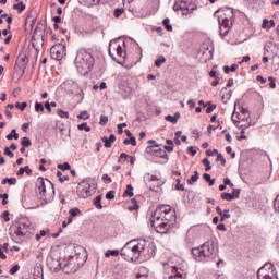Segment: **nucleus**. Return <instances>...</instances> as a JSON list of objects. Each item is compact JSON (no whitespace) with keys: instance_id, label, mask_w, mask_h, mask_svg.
I'll return each instance as SVG.
<instances>
[{"instance_id":"f257e3e1","label":"nucleus","mask_w":279,"mask_h":279,"mask_svg":"<svg viewBox=\"0 0 279 279\" xmlns=\"http://www.w3.org/2000/svg\"><path fill=\"white\" fill-rule=\"evenodd\" d=\"M173 221H175V209L170 205H160L156 208L150 218L151 227L159 234H167Z\"/></svg>"},{"instance_id":"f03ea898","label":"nucleus","mask_w":279,"mask_h":279,"mask_svg":"<svg viewBox=\"0 0 279 279\" xmlns=\"http://www.w3.org/2000/svg\"><path fill=\"white\" fill-rule=\"evenodd\" d=\"M145 245H147L145 240H131L121 248L120 254L124 260L135 263L145 251Z\"/></svg>"},{"instance_id":"7ed1b4c3","label":"nucleus","mask_w":279,"mask_h":279,"mask_svg":"<svg viewBox=\"0 0 279 279\" xmlns=\"http://www.w3.org/2000/svg\"><path fill=\"white\" fill-rule=\"evenodd\" d=\"M36 192L39 199H41V204H49V202H52L56 196V187H53V183H51L49 179H45L43 177L37 179Z\"/></svg>"},{"instance_id":"20e7f679","label":"nucleus","mask_w":279,"mask_h":279,"mask_svg":"<svg viewBox=\"0 0 279 279\" xmlns=\"http://www.w3.org/2000/svg\"><path fill=\"white\" fill-rule=\"evenodd\" d=\"M75 66L81 75H86L95 66V58L87 51H80L75 58Z\"/></svg>"},{"instance_id":"39448f33","label":"nucleus","mask_w":279,"mask_h":279,"mask_svg":"<svg viewBox=\"0 0 279 279\" xmlns=\"http://www.w3.org/2000/svg\"><path fill=\"white\" fill-rule=\"evenodd\" d=\"M27 232H29V220L20 218L16 221V228L10 229V236L14 243H23V236H27Z\"/></svg>"},{"instance_id":"423d86ee","label":"nucleus","mask_w":279,"mask_h":279,"mask_svg":"<svg viewBox=\"0 0 279 279\" xmlns=\"http://www.w3.org/2000/svg\"><path fill=\"white\" fill-rule=\"evenodd\" d=\"M215 254V244L210 242H205L201 247H195L192 250V255L198 263H207L209 258H213Z\"/></svg>"},{"instance_id":"0eeeda50","label":"nucleus","mask_w":279,"mask_h":279,"mask_svg":"<svg viewBox=\"0 0 279 279\" xmlns=\"http://www.w3.org/2000/svg\"><path fill=\"white\" fill-rule=\"evenodd\" d=\"M109 56H111L113 60H117V57L125 60L128 56L125 52V41L121 38L112 39L109 43Z\"/></svg>"},{"instance_id":"6e6552de","label":"nucleus","mask_w":279,"mask_h":279,"mask_svg":"<svg viewBox=\"0 0 279 279\" xmlns=\"http://www.w3.org/2000/svg\"><path fill=\"white\" fill-rule=\"evenodd\" d=\"M84 263L85 260H80V257H70L69 259L63 260L62 271H64V274H75L81 267H84Z\"/></svg>"},{"instance_id":"1a4fd4ad","label":"nucleus","mask_w":279,"mask_h":279,"mask_svg":"<svg viewBox=\"0 0 279 279\" xmlns=\"http://www.w3.org/2000/svg\"><path fill=\"white\" fill-rule=\"evenodd\" d=\"M258 279H278V271L271 263H266L257 270Z\"/></svg>"},{"instance_id":"9d476101","label":"nucleus","mask_w":279,"mask_h":279,"mask_svg":"<svg viewBox=\"0 0 279 279\" xmlns=\"http://www.w3.org/2000/svg\"><path fill=\"white\" fill-rule=\"evenodd\" d=\"M95 184H90L88 180L84 179L77 186V195L78 197L86 199L87 197H90L93 193H95Z\"/></svg>"},{"instance_id":"9b49d317","label":"nucleus","mask_w":279,"mask_h":279,"mask_svg":"<svg viewBox=\"0 0 279 279\" xmlns=\"http://www.w3.org/2000/svg\"><path fill=\"white\" fill-rule=\"evenodd\" d=\"M64 90L68 92L69 95H75L82 97L84 95V90L75 83L73 80H68L63 83Z\"/></svg>"},{"instance_id":"f8f14e48","label":"nucleus","mask_w":279,"mask_h":279,"mask_svg":"<svg viewBox=\"0 0 279 279\" xmlns=\"http://www.w3.org/2000/svg\"><path fill=\"white\" fill-rule=\"evenodd\" d=\"M144 182L150 191H156V189H160V186H162V181L150 173L144 174Z\"/></svg>"},{"instance_id":"ddd939ff","label":"nucleus","mask_w":279,"mask_h":279,"mask_svg":"<svg viewBox=\"0 0 279 279\" xmlns=\"http://www.w3.org/2000/svg\"><path fill=\"white\" fill-rule=\"evenodd\" d=\"M50 56L53 60H62L66 56V47L62 44H56L50 49Z\"/></svg>"},{"instance_id":"4468645a","label":"nucleus","mask_w":279,"mask_h":279,"mask_svg":"<svg viewBox=\"0 0 279 279\" xmlns=\"http://www.w3.org/2000/svg\"><path fill=\"white\" fill-rule=\"evenodd\" d=\"M174 12H182L183 16H186V14H191L192 12H195L197 10V7L193 4L192 7L186 5V2H181L180 4L175 3L173 5Z\"/></svg>"},{"instance_id":"2eb2a0df","label":"nucleus","mask_w":279,"mask_h":279,"mask_svg":"<svg viewBox=\"0 0 279 279\" xmlns=\"http://www.w3.org/2000/svg\"><path fill=\"white\" fill-rule=\"evenodd\" d=\"M167 271L170 274L167 279H184V270L178 266H169Z\"/></svg>"},{"instance_id":"dca6fc26","label":"nucleus","mask_w":279,"mask_h":279,"mask_svg":"<svg viewBox=\"0 0 279 279\" xmlns=\"http://www.w3.org/2000/svg\"><path fill=\"white\" fill-rule=\"evenodd\" d=\"M44 37H45V26H43V23H38L34 33L32 40L33 43H36V40H39V43H44Z\"/></svg>"},{"instance_id":"f3484780","label":"nucleus","mask_w":279,"mask_h":279,"mask_svg":"<svg viewBox=\"0 0 279 279\" xmlns=\"http://www.w3.org/2000/svg\"><path fill=\"white\" fill-rule=\"evenodd\" d=\"M47 266L54 272L60 271V269H62V263L59 258H56L53 256L48 257Z\"/></svg>"},{"instance_id":"a211bd4d","label":"nucleus","mask_w":279,"mask_h":279,"mask_svg":"<svg viewBox=\"0 0 279 279\" xmlns=\"http://www.w3.org/2000/svg\"><path fill=\"white\" fill-rule=\"evenodd\" d=\"M29 63V58H27V56L25 54H20L17 57V61L16 64L20 66V69H27V64Z\"/></svg>"},{"instance_id":"6ab92c4d","label":"nucleus","mask_w":279,"mask_h":279,"mask_svg":"<svg viewBox=\"0 0 279 279\" xmlns=\"http://www.w3.org/2000/svg\"><path fill=\"white\" fill-rule=\"evenodd\" d=\"M102 143H105V147L107 149H110V147H112V143H114V141H117V137L114 136V134H110L109 137H101Z\"/></svg>"},{"instance_id":"aec40b11","label":"nucleus","mask_w":279,"mask_h":279,"mask_svg":"<svg viewBox=\"0 0 279 279\" xmlns=\"http://www.w3.org/2000/svg\"><path fill=\"white\" fill-rule=\"evenodd\" d=\"M159 150H160V145L154 144L146 148V154H151L153 156H157Z\"/></svg>"},{"instance_id":"412c9836","label":"nucleus","mask_w":279,"mask_h":279,"mask_svg":"<svg viewBox=\"0 0 279 279\" xmlns=\"http://www.w3.org/2000/svg\"><path fill=\"white\" fill-rule=\"evenodd\" d=\"M263 29H271V27H276V22L274 20L264 19L262 24Z\"/></svg>"},{"instance_id":"4be33fe9","label":"nucleus","mask_w":279,"mask_h":279,"mask_svg":"<svg viewBox=\"0 0 279 279\" xmlns=\"http://www.w3.org/2000/svg\"><path fill=\"white\" fill-rule=\"evenodd\" d=\"M214 154H217V162H221V166L226 167V158L223 157V155L217 149H214Z\"/></svg>"},{"instance_id":"5701e85b","label":"nucleus","mask_w":279,"mask_h":279,"mask_svg":"<svg viewBox=\"0 0 279 279\" xmlns=\"http://www.w3.org/2000/svg\"><path fill=\"white\" fill-rule=\"evenodd\" d=\"M165 62H167V58H165V56L161 54L156 59L155 66H157V69H160V66H162Z\"/></svg>"},{"instance_id":"b1692460","label":"nucleus","mask_w":279,"mask_h":279,"mask_svg":"<svg viewBox=\"0 0 279 279\" xmlns=\"http://www.w3.org/2000/svg\"><path fill=\"white\" fill-rule=\"evenodd\" d=\"M231 121L234 123V125H239V121H241V113L233 111Z\"/></svg>"},{"instance_id":"393cba45","label":"nucleus","mask_w":279,"mask_h":279,"mask_svg":"<svg viewBox=\"0 0 279 279\" xmlns=\"http://www.w3.org/2000/svg\"><path fill=\"white\" fill-rule=\"evenodd\" d=\"M101 199H102V196H101V195L96 196V198L94 199V206H95L98 210H101V208H104V206L101 205Z\"/></svg>"},{"instance_id":"a878e982","label":"nucleus","mask_w":279,"mask_h":279,"mask_svg":"<svg viewBox=\"0 0 279 279\" xmlns=\"http://www.w3.org/2000/svg\"><path fill=\"white\" fill-rule=\"evenodd\" d=\"M221 198L225 199L226 202H232L233 199H236L234 197V194L226 192L221 194Z\"/></svg>"},{"instance_id":"bb28decb","label":"nucleus","mask_w":279,"mask_h":279,"mask_svg":"<svg viewBox=\"0 0 279 279\" xmlns=\"http://www.w3.org/2000/svg\"><path fill=\"white\" fill-rule=\"evenodd\" d=\"M5 138L8 141H12V138H14L15 141H19V133H16V130H11V133H9Z\"/></svg>"},{"instance_id":"cd10ccee","label":"nucleus","mask_w":279,"mask_h":279,"mask_svg":"<svg viewBox=\"0 0 279 279\" xmlns=\"http://www.w3.org/2000/svg\"><path fill=\"white\" fill-rule=\"evenodd\" d=\"M218 21L220 26L230 27V20L228 17L220 16Z\"/></svg>"},{"instance_id":"c85d7f7f","label":"nucleus","mask_w":279,"mask_h":279,"mask_svg":"<svg viewBox=\"0 0 279 279\" xmlns=\"http://www.w3.org/2000/svg\"><path fill=\"white\" fill-rule=\"evenodd\" d=\"M22 147H32V140L29 137H23L21 140Z\"/></svg>"},{"instance_id":"c756f323","label":"nucleus","mask_w":279,"mask_h":279,"mask_svg":"<svg viewBox=\"0 0 279 279\" xmlns=\"http://www.w3.org/2000/svg\"><path fill=\"white\" fill-rule=\"evenodd\" d=\"M230 33V26H220V36L225 38Z\"/></svg>"},{"instance_id":"7c9ffc66","label":"nucleus","mask_w":279,"mask_h":279,"mask_svg":"<svg viewBox=\"0 0 279 279\" xmlns=\"http://www.w3.org/2000/svg\"><path fill=\"white\" fill-rule=\"evenodd\" d=\"M197 180H199V173L195 171L194 174L187 180V184H194V182H197Z\"/></svg>"},{"instance_id":"2f4dec72","label":"nucleus","mask_w":279,"mask_h":279,"mask_svg":"<svg viewBox=\"0 0 279 279\" xmlns=\"http://www.w3.org/2000/svg\"><path fill=\"white\" fill-rule=\"evenodd\" d=\"M134 187L132 185H126V190L124 192V195L128 197H134Z\"/></svg>"},{"instance_id":"473e14b6","label":"nucleus","mask_w":279,"mask_h":279,"mask_svg":"<svg viewBox=\"0 0 279 279\" xmlns=\"http://www.w3.org/2000/svg\"><path fill=\"white\" fill-rule=\"evenodd\" d=\"M106 258H110V256H119V250H109L105 253Z\"/></svg>"},{"instance_id":"72a5a7b5","label":"nucleus","mask_w":279,"mask_h":279,"mask_svg":"<svg viewBox=\"0 0 279 279\" xmlns=\"http://www.w3.org/2000/svg\"><path fill=\"white\" fill-rule=\"evenodd\" d=\"M123 143L124 145H132L133 147H136V137H130V140L125 138Z\"/></svg>"},{"instance_id":"f704fd0d","label":"nucleus","mask_w":279,"mask_h":279,"mask_svg":"<svg viewBox=\"0 0 279 279\" xmlns=\"http://www.w3.org/2000/svg\"><path fill=\"white\" fill-rule=\"evenodd\" d=\"M1 184H10V186L16 184V179L14 178H10V179H3L1 181Z\"/></svg>"},{"instance_id":"c9c22d12","label":"nucleus","mask_w":279,"mask_h":279,"mask_svg":"<svg viewBox=\"0 0 279 279\" xmlns=\"http://www.w3.org/2000/svg\"><path fill=\"white\" fill-rule=\"evenodd\" d=\"M82 210H80V208H72L69 210V215L73 218V217H77V215H81Z\"/></svg>"},{"instance_id":"e433bc0d","label":"nucleus","mask_w":279,"mask_h":279,"mask_svg":"<svg viewBox=\"0 0 279 279\" xmlns=\"http://www.w3.org/2000/svg\"><path fill=\"white\" fill-rule=\"evenodd\" d=\"M163 25H165L167 32H173V26L170 25V20H169V17H166V19L163 20Z\"/></svg>"},{"instance_id":"4c0bfd02","label":"nucleus","mask_w":279,"mask_h":279,"mask_svg":"<svg viewBox=\"0 0 279 279\" xmlns=\"http://www.w3.org/2000/svg\"><path fill=\"white\" fill-rule=\"evenodd\" d=\"M206 106H208L206 109L207 114H210L213 112V110H215V108H217V105H213L211 101L207 102Z\"/></svg>"},{"instance_id":"58836bf2","label":"nucleus","mask_w":279,"mask_h":279,"mask_svg":"<svg viewBox=\"0 0 279 279\" xmlns=\"http://www.w3.org/2000/svg\"><path fill=\"white\" fill-rule=\"evenodd\" d=\"M58 169H61V171H69V169H71V165H69V162L59 163Z\"/></svg>"},{"instance_id":"ea45409f","label":"nucleus","mask_w":279,"mask_h":279,"mask_svg":"<svg viewBox=\"0 0 279 279\" xmlns=\"http://www.w3.org/2000/svg\"><path fill=\"white\" fill-rule=\"evenodd\" d=\"M158 158H169V155H167V150L159 148V151H157Z\"/></svg>"},{"instance_id":"a19ab883","label":"nucleus","mask_w":279,"mask_h":279,"mask_svg":"<svg viewBox=\"0 0 279 279\" xmlns=\"http://www.w3.org/2000/svg\"><path fill=\"white\" fill-rule=\"evenodd\" d=\"M35 112H45V106H43V102L35 104Z\"/></svg>"},{"instance_id":"79ce46f5","label":"nucleus","mask_w":279,"mask_h":279,"mask_svg":"<svg viewBox=\"0 0 279 279\" xmlns=\"http://www.w3.org/2000/svg\"><path fill=\"white\" fill-rule=\"evenodd\" d=\"M13 10H19V12H23V10H25V3L20 2L17 4H13Z\"/></svg>"},{"instance_id":"37998d69","label":"nucleus","mask_w":279,"mask_h":279,"mask_svg":"<svg viewBox=\"0 0 279 279\" xmlns=\"http://www.w3.org/2000/svg\"><path fill=\"white\" fill-rule=\"evenodd\" d=\"M78 130H85V132H90V126H88V123L84 122L82 124L77 125Z\"/></svg>"},{"instance_id":"c03bdc74","label":"nucleus","mask_w":279,"mask_h":279,"mask_svg":"<svg viewBox=\"0 0 279 279\" xmlns=\"http://www.w3.org/2000/svg\"><path fill=\"white\" fill-rule=\"evenodd\" d=\"M166 121H168L169 123H173V125H175V123H178V118H175L174 116H167L166 117Z\"/></svg>"},{"instance_id":"a18cd8bd","label":"nucleus","mask_w":279,"mask_h":279,"mask_svg":"<svg viewBox=\"0 0 279 279\" xmlns=\"http://www.w3.org/2000/svg\"><path fill=\"white\" fill-rule=\"evenodd\" d=\"M15 108H17V110H21L23 112V110L27 108V102H16Z\"/></svg>"},{"instance_id":"49530a36","label":"nucleus","mask_w":279,"mask_h":279,"mask_svg":"<svg viewBox=\"0 0 279 279\" xmlns=\"http://www.w3.org/2000/svg\"><path fill=\"white\" fill-rule=\"evenodd\" d=\"M77 119H83V121H86V119H90V114H88V111H83L77 116Z\"/></svg>"},{"instance_id":"de8ad7c7","label":"nucleus","mask_w":279,"mask_h":279,"mask_svg":"<svg viewBox=\"0 0 279 279\" xmlns=\"http://www.w3.org/2000/svg\"><path fill=\"white\" fill-rule=\"evenodd\" d=\"M203 165H204V167H206L205 171H210V169H213V166H210V162H209L208 158H205L203 160Z\"/></svg>"},{"instance_id":"09e8293b","label":"nucleus","mask_w":279,"mask_h":279,"mask_svg":"<svg viewBox=\"0 0 279 279\" xmlns=\"http://www.w3.org/2000/svg\"><path fill=\"white\" fill-rule=\"evenodd\" d=\"M58 114L61 119H69V112L62 110V109H59L58 110Z\"/></svg>"},{"instance_id":"8fccbe9b","label":"nucleus","mask_w":279,"mask_h":279,"mask_svg":"<svg viewBox=\"0 0 279 279\" xmlns=\"http://www.w3.org/2000/svg\"><path fill=\"white\" fill-rule=\"evenodd\" d=\"M57 178H59V181H61V182H66L69 180V177L62 175V172H60V171L57 172Z\"/></svg>"},{"instance_id":"3c124183","label":"nucleus","mask_w":279,"mask_h":279,"mask_svg":"<svg viewBox=\"0 0 279 279\" xmlns=\"http://www.w3.org/2000/svg\"><path fill=\"white\" fill-rule=\"evenodd\" d=\"M123 12H125V9H123V8L114 9V16H116V19H119V16H121V14H123Z\"/></svg>"},{"instance_id":"603ef678","label":"nucleus","mask_w":279,"mask_h":279,"mask_svg":"<svg viewBox=\"0 0 279 279\" xmlns=\"http://www.w3.org/2000/svg\"><path fill=\"white\" fill-rule=\"evenodd\" d=\"M247 124L240 125V130H247V128H252V121H250V118H246Z\"/></svg>"},{"instance_id":"864d4df0","label":"nucleus","mask_w":279,"mask_h":279,"mask_svg":"<svg viewBox=\"0 0 279 279\" xmlns=\"http://www.w3.org/2000/svg\"><path fill=\"white\" fill-rule=\"evenodd\" d=\"M4 155L9 156V158H14V153H12V150H10V147L4 148Z\"/></svg>"},{"instance_id":"5fc2aeb1","label":"nucleus","mask_w":279,"mask_h":279,"mask_svg":"<svg viewBox=\"0 0 279 279\" xmlns=\"http://www.w3.org/2000/svg\"><path fill=\"white\" fill-rule=\"evenodd\" d=\"M43 236H47V231L41 230L40 233H37L36 241H40V239H43Z\"/></svg>"},{"instance_id":"6e6d98bb","label":"nucleus","mask_w":279,"mask_h":279,"mask_svg":"<svg viewBox=\"0 0 279 279\" xmlns=\"http://www.w3.org/2000/svg\"><path fill=\"white\" fill-rule=\"evenodd\" d=\"M106 123H108V116H100L99 125H106Z\"/></svg>"},{"instance_id":"4d7b16f0","label":"nucleus","mask_w":279,"mask_h":279,"mask_svg":"<svg viewBox=\"0 0 279 279\" xmlns=\"http://www.w3.org/2000/svg\"><path fill=\"white\" fill-rule=\"evenodd\" d=\"M239 141H247V136L245 135V129H241Z\"/></svg>"},{"instance_id":"13d9d810","label":"nucleus","mask_w":279,"mask_h":279,"mask_svg":"<svg viewBox=\"0 0 279 279\" xmlns=\"http://www.w3.org/2000/svg\"><path fill=\"white\" fill-rule=\"evenodd\" d=\"M268 82H269L270 88H276V78H274V76H270L268 78Z\"/></svg>"},{"instance_id":"bf43d9fd","label":"nucleus","mask_w":279,"mask_h":279,"mask_svg":"<svg viewBox=\"0 0 279 279\" xmlns=\"http://www.w3.org/2000/svg\"><path fill=\"white\" fill-rule=\"evenodd\" d=\"M19 269H21V266L15 265L10 269V274L11 276H14V274H16L19 271Z\"/></svg>"},{"instance_id":"052dcab7","label":"nucleus","mask_w":279,"mask_h":279,"mask_svg":"<svg viewBox=\"0 0 279 279\" xmlns=\"http://www.w3.org/2000/svg\"><path fill=\"white\" fill-rule=\"evenodd\" d=\"M226 151H227V154H230V155H231V158H235L236 153H233V151H232V147H231V146H227V147H226Z\"/></svg>"},{"instance_id":"680f3d73","label":"nucleus","mask_w":279,"mask_h":279,"mask_svg":"<svg viewBox=\"0 0 279 279\" xmlns=\"http://www.w3.org/2000/svg\"><path fill=\"white\" fill-rule=\"evenodd\" d=\"M225 186H230L231 189L234 186V183L229 178L223 179Z\"/></svg>"},{"instance_id":"e2e57ef3","label":"nucleus","mask_w":279,"mask_h":279,"mask_svg":"<svg viewBox=\"0 0 279 279\" xmlns=\"http://www.w3.org/2000/svg\"><path fill=\"white\" fill-rule=\"evenodd\" d=\"M123 128H128V124L126 123L118 124L119 134H123Z\"/></svg>"},{"instance_id":"0e129e2a","label":"nucleus","mask_w":279,"mask_h":279,"mask_svg":"<svg viewBox=\"0 0 279 279\" xmlns=\"http://www.w3.org/2000/svg\"><path fill=\"white\" fill-rule=\"evenodd\" d=\"M106 199H114V191H109L106 194Z\"/></svg>"},{"instance_id":"69168bd1","label":"nucleus","mask_w":279,"mask_h":279,"mask_svg":"<svg viewBox=\"0 0 279 279\" xmlns=\"http://www.w3.org/2000/svg\"><path fill=\"white\" fill-rule=\"evenodd\" d=\"M232 195H234L235 199H239V195H241V190L239 189H233V193H231Z\"/></svg>"},{"instance_id":"338daca9","label":"nucleus","mask_w":279,"mask_h":279,"mask_svg":"<svg viewBox=\"0 0 279 279\" xmlns=\"http://www.w3.org/2000/svg\"><path fill=\"white\" fill-rule=\"evenodd\" d=\"M178 184L175 185L177 191H184V184H180V179L177 180Z\"/></svg>"},{"instance_id":"774afa93","label":"nucleus","mask_w":279,"mask_h":279,"mask_svg":"<svg viewBox=\"0 0 279 279\" xmlns=\"http://www.w3.org/2000/svg\"><path fill=\"white\" fill-rule=\"evenodd\" d=\"M2 217H3L4 221H10V211H8V210L3 211Z\"/></svg>"}]
</instances>
